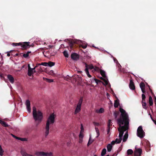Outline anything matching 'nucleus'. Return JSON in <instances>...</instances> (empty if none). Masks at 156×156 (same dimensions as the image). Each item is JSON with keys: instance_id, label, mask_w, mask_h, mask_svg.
Listing matches in <instances>:
<instances>
[{"instance_id": "48", "label": "nucleus", "mask_w": 156, "mask_h": 156, "mask_svg": "<svg viewBox=\"0 0 156 156\" xmlns=\"http://www.w3.org/2000/svg\"><path fill=\"white\" fill-rule=\"evenodd\" d=\"M90 138H91V137H90V138H89V141H88V143H87V146H89L90 145V144H92V143L93 142V141H91V142L90 143Z\"/></svg>"}, {"instance_id": "1", "label": "nucleus", "mask_w": 156, "mask_h": 156, "mask_svg": "<svg viewBox=\"0 0 156 156\" xmlns=\"http://www.w3.org/2000/svg\"><path fill=\"white\" fill-rule=\"evenodd\" d=\"M119 111L121 114L120 118L117 120L119 126L118 128L119 132L118 143L121 142L124 132L128 129L129 124L128 116L125 111L123 108H120Z\"/></svg>"}, {"instance_id": "64", "label": "nucleus", "mask_w": 156, "mask_h": 156, "mask_svg": "<svg viewBox=\"0 0 156 156\" xmlns=\"http://www.w3.org/2000/svg\"><path fill=\"white\" fill-rule=\"evenodd\" d=\"M154 99H155V100H154V102L155 103H156V97H154Z\"/></svg>"}, {"instance_id": "24", "label": "nucleus", "mask_w": 156, "mask_h": 156, "mask_svg": "<svg viewBox=\"0 0 156 156\" xmlns=\"http://www.w3.org/2000/svg\"><path fill=\"white\" fill-rule=\"evenodd\" d=\"M83 101V97H81L80 99H79L78 103L77 104V105L81 106V104Z\"/></svg>"}, {"instance_id": "26", "label": "nucleus", "mask_w": 156, "mask_h": 156, "mask_svg": "<svg viewBox=\"0 0 156 156\" xmlns=\"http://www.w3.org/2000/svg\"><path fill=\"white\" fill-rule=\"evenodd\" d=\"M142 104L143 107V108H144L145 109H147V107L146 106L147 104L145 102V101H142Z\"/></svg>"}, {"instance_id": "46", "label": "nucleus", "mask_w": 156, "mask_h": 156, "mask_svg": "<svg viewBox=\"0 0 156 156\" xmlns=\"http://www.w3.org/2000/svg\"><path fill=\"white\" fill-rule=\"evenodd\" d=\"M83 134L81 133V132L79 134V138H83Z\"/></svg>"}, {"instance_id": "41", "label": "nucleus", "mask_w": 156, "mask_h": 156, "mask_svg": "<svg viewBox=\"0 0 156 156\" xmlns=\"http://www.w3.org/2000/svg\"><path fill=\"white\" fill-rule=\"evenodd\" d=\"M119 112H115L114 113V115L115 116V118H117L118 115L119 114Z\"/></svg>"}, {"instance_id": "23", "label": "nucleus", "mask_w": 156, "mask_h": 156, "mask_svg": "<svg viewBox=\"0 0 156 156\" xmlns=\"http://www.w3.org/2000/svg\"><path fill=\"white\" fill-rule=\"evenodd\" d=\"M31 53L30 51H28L26 53H24L23 55V56L25 58H27L29 55V54Z\"/></svg>"}, {"instance_id": "32", "label": "nucleus", "mask_w": 156, "mask_h": 156, "mask_svg": "<svg viewBox=\"0 0 156 156\" xmlns=\"http://www.w3.org/2000/svg\"><path fill=\"white\" fill-rule=\"evenodd\" d=\"M44 80L48 83H51L53 82V80L52 79H49L46 78H43Z\"/></svg>"}, {"instance_id": "15", "label": "nucleus", "mask_w": 156, "mask_h": 156, "mask_svg": "<svg viewBox=\"0 0 156 156\" xmlns=\"http://www.w3.org/2000/svg\"><path fill=\"white\" fill-rule=\"evenodd\" d=\"M128 131H126L123 136V142H126V140L128 138Z\"/></svg>"}, {"instance_id": "42", "label": "nucleus", "mask_w": 156, "mask_h": 156, "mask_svg": "<svg viewBox=\"0 0 156 156\" xmlns=\"http://www.w3.org/2000/svg\"><path fill=\"white\" fill-rule=\"evenodd\" d=\"M0 78L2 79H4L5 78L4 76V74L3 73H0Z\"/></svg>"}, {"instance_id": "18", "label": "nucleus", "mask_w": 156, "mask_h": 156, "mask_svg": "<svg viewBox=\"0 0 156 156\" xmlns=\"http://www.w3.org/2000/svg\"><path fill=\"white\" fill-rule=\"evenodd\" d=\"M104 111V109L103 108H101L99 110L96 109L95 112L98 113H101L103 112Z\"/></svg>"}, {"instance_id": "6", "label": "nucleus", "mask_w": 156, "mask_h": 156, "mask_svg": "<svg viewBox=\"0 0 156 156\" xmlns=\"http://www.w3.org/2000/svg\"><path fill=\"white\" fill-rule=\"evenodd\" d=\"M35 154L37 156H52V153L51 152L45 153L43 151L36 152Z\"/></svg>"}, {"instance_id": "52", "label": "nucleus", "mask_w": 156, "mask_h": 156, "mask_svg": "<svg viewBox=\"0 0 156 156\" xmlns=\"http://www.w3.org/2000/svg\"><path fill=\"white\" fill-rule=\"evenodd\" d=\"M151 119H152V120L153 122H154V124L156 125V120L155 121L153 119V118H152V117H151Z\"/></svg>"}, {"instance_id": "7", "label": "nucleus", "mask_w": 156, "mask_h": 156, "mask_svg": "<svg viewBox=\"0 0 156 156\" xmlns=\"http://www.w3.org/2000/svg\"><path fill=\"white\" fill-rule=\"evenodd\" d=\"M69 47H70L71 49L74 46V44H78L79 41L76 40H73L71 39H69Z\"/></svg>"}, {"instance_id": "25", "label": "nucleus", "mask_w": 156, "mask_h": 156, "mask_svg": "<svg viewBox=\"0 0 156 156\" xmlns=\"http://www.w3.org/2000/svg\"><path fill=\"white\" fill-rule=\"evenodd\" d=\"M100 73L101 75L104 78L106 77V75L105 73V72L102 69H100Z\"/></svg>"}, {"instance_id": "50", "label": "nucleus", "mask_w": 156, "mask_h": 156, "mask_svg": "<svg viewBox=\"0 0 156 156\" xmlns=\"http://www.w3.org/2000/svg\"><path fill=\"white\" fill-rule=\"evenodd\" d=\"M83 139L81 138H79V142L80 143H81L83 142Z\"/></svg>"}, {"instance_id": "16", "label": "nucleus", "mask_w": 156, "mask_h": 156, "mask_svg": "<svg viewBox=\"0 0 156 156\" xmlns=\"http://www.w3.org/2000/svg\"><path fill=\"white\" fill-rule=\"evenodd\" d=\"M81 106L77 105V106H76V108L75 110V114H76L78 113L81 110Z\"/></svg>"}, {"instance_id": "51", "label": "nucleus", "mask_w": 156, "mask_h": 156, "mask_svg": "<svg viewBox=\"0 0 156 156\" xmlns=\"http://www.w3.org/2000/svg\"><path fill=\"white\" fill-rule=\"evenodd\" d=\"M141 90H142V93L143 94H144V93H145L146 91H145V88L143 89H141Z\"/></svg>"}, {"instance_id": "14", "label": "nucleus", "mask_w": 156, "mask_h": 156, "mask_svg": "<svg viewBox=\"0 0 156 156\" xmlns=\"http://www.w3.org/2000/svg\"><path fill=\"white\" fill-rule=\"evenodd\" d=\"M21 153L23 156H33L27 154L24 150H22L21 151Z\"/></svg>"}, {"instance_id": "45", "label": "nucleus", "mask_w": 156, "mask_h": 156, "mask_svg": "<svg viewBox=\"0 0 156 156\" xmlns=\"http://www.w3.org/2000/svg\"><path fill=\"white\" fill-rule=\"evenodd\" d=\"M19 140H21L22 141H26L27 140V139L25 138H19Z\"/></svg>"}, {"instance_id": "62", "label": "nucleus", "mask_w": 156, "mask_h": 156, "mask_svg": "<svg viewBox=\"0 0 156 156\" xmlns=\"http://www.w3.org/2000/svg\"><path fill=\"white\" fill-rule=\"evenodd\" d=\"M97 134H98V136H97V137H98L99 136V135H100L99 132H97Z\"/></svg>"}, {"instance_id": "59", "label": "nucleus", "mask_w": 156, "mask_h": 156, "mask_svg": "<svg viewBox=\"0 0 156 156\" xmlns=\"http://www.w3.org/2000/svg\"><path fill=\"white\" fill-rule=\"evenodd\" d=\"M28 69H32V68L30 67V64H29L28 65Z\"/></svg>"}, {"instance_id": "63", "label": "nucleus", "mask_w": 156, "mask_h": 156, "mask_svg": "<svg viewBox=\"0 0 156 156\" xmlns=\"http://www.w3.org/2000/svg\"><path fill=\"white\" fill-rule=\"evenodd\" d=\"M100 79L103 80H105V79H104L102 77H100Z\"/></svg>"}, {"instance_id": "39", "label": "nucleus", "mask_w": 156, "mask_h": 156, "mask_svg": "<svg viewBox=\"0 0 156 156\" xmlns=\"http://www.w3.org/2000/svg\"><path fill=\"white\" fill-rule=\"evenodd\" d=\"M38 65H42L45 66H48V63L46 62H42L41 64H39Z\"/></svg>"}, {"instance_id": "49", "label": "nucleus", "mask_w": 156, "mask_h": 156, "mask_svg": "<svg viewBox=\"0 0 156 156\" xmlns=\"http://www.w3.org/2000/svg\"><path fill=\"white\" fill-rule=\"evenodd\" d=\"M12 136L14 138H16V139H17V140H19V137H18L17 136H15V135L12 134H11Z\"/></svg>"}, {"instance_id": "19", "label": "nucleus", "mask_w": 156, "mask_h": 156, "mask_svg": "<svg viewBox=\"0 0 156 156\" xmlns=\"http://www.w3.org/2000/svg\"><path fill=\"white\" fill-rule=\"evenodd\" d=\"M0 123L4 127H8L9 126V125L5 122L0 120Z\"/></svg>"}, {"instance_id": "34", "label": "nucleus", "mask_w": 156, "mask_h": 156, "mask_svg": "<svg viewBox=\"0 0 156 156\" xmlns=\"http://www.w3.org/2000/svg\"><path fill=\"white\" fill-rule=\"evenodd\" d=\"M85 71L87 76L89 77V78H90L91 77V75H90V74H89V71L88 70V69H85Z\"/></svg>"}, {"instance_id": "35", "label": "nucleus", "mask_w": 156, "mask_h": 156, "mask_svg": "<svg viewBox=\"0 0 156 156\" xmlns=\"http://www.w3.org/2000/svg\"><path fill=\"white\" fill-rule=\"evenodd\" d=\"M80 47H82L84 49L86 48L87 47V44L85 43L83 44L80 45Z\"/></svg>"}, {"instance_id": "61", "label": "nucleus", "mask_w": 156, "mask_h": 156, "mask_svg": "<svg viewBox=\"0 0 156 156\" xmlns=\"http://www.w3.org/2000/svg\"><path fill=\"white\" fill-rule=\"evenodd\" d=\"M148 87H149V89L150 90V91H151V92H152V90H151V89L150 88V87L149 85H148Z\"/></svg>"}, {"instance_id": "56", "label": "nucleus", "mask_w": 156, "mask_h": 156, "mask_svg": "<svg viewBox=\"0 0 156 156\" xmlns=\"http://www.w3.org/2000/svg\"><path fill=\"white\" fill-rule=\"evenodd\" d=\"M12 51H10V52H8L7 54V56H8V57H9L10 56V52H11Z\"/></svg>"}, {"instance_id": "29", "label": "nucleus", "mask_w": 156, "mask_h": 156, "mask_svg": "<svg viewBox=\"0 0 156 156\" xmlns=\"http://www.w3.org/2000/svg\"><path fill=\"white\" fill-rule=\"evenodd\" d=\"M140 87L141 89L145 88V85L143 82H141L140 84Z\"/></svg>"}, {"instance_id": "44", "label": "nucleus", "mask_w": 156, "mask_h": 156, "mask_svg": "<svg viewBox=\"0 0 156 156\" xmlns=\"http://www.w3.org/2000/svg\"><path fill=\"white\" fill-rule=\"evenodd\" d=\"M1 58L2 62V61L0 62V64L1 65L0 66H2L3 65V59L2 58V56H1Z\"/></svg>"}, {"instance_id": "47", "label": "nucleus", "mask_w": 156, "mask_h": 156, "mask_svg": "<svg viewBox=\"0 0 156 156\" xmlns=\"http://www.w3.org/2000/svg\"><path fill=\"white\" fill-rule=\"evenodd\" d=\"M93 124L95 126H98L99 125V124L98 122H94Z\"/></svg>"}, {"instance_id": "40", "label": "nucleus", "mask_w": 156, "mask_h": 156, "mask_svg": "<svg viewBox=\"0 0 156 156\" xmlns=\"http://www.w3.org/2000/svg\"><path fill=\"white\" fill-rule=\"evenodd\" d=\"M142 101H145V99L146 98L145 95L144 94H142Z\"/></svg>"}, {"instance_id": "55", "label": "nucleus", "mask_w": 156, "mask_h": 156, "mask_svg": "<svg viewBox=\"0 0 156 156\" xmlns=\"http://www.w3.org/2000/svg\"><path fill=\"white\" fill-rule=\"evenodd\" d=\"M95 129L97 133L98 132H99V129L97 127H95Z\"/></svg>"}, {"instance_id": "27", "label": "nucleus", "mask_w": 156, "mask_h": 156, "mask_svg": "<svg viewBox=\"0 0 156 156\" xmlns=\"http://www.w3.org/2000/svg\"><path fill=\"white\" fill-rule=\"evenodd\" d=\"M63 53L64 55L66 58L68 57V53L67 52V51L66 50H65L63 52Z\"/></svg>"}, {"instance_id": "54", "label": "nucleus", "mask_w": 156, "mask_h": 156, "mask_svg": "<svg viewBox=\"0 0 156 156\" xmlns=\"http://www.w3.org/2000/svg\"><path fill=\"white\" fill-rule=\"evenodd\" d=\"M81 132L82 131L83 132V126L82 124H81Z\"/></svg>"}, {"instance_id": "17", "label": "nucleus", "mask_w": 156, "mask_h": 156, "mask_svg": "<svg viewBox=\"0 0 156 156\" xmlns=\"http://www.w3.org/2000/svg\"><path fill=\"white\" fill-rule=\"evenodd\" d=\"M119 105V101L118 99L115 100V101L114 105L115 108H117Z\"/></svg>"}, {"instance_id": "12", "label": "nucleus", "mask_w": 156, "mask_h": 156, "mask_svg": "<svg viewBox=\"0 0 156 156\" xmlns=\"http://www.w3.org/2000/svg\"><path fill=\"white\" fill-rule=\"evenodd\" d=\"M129 87L132 90H134L135 89V87L134 83L132 80H130V81Z\"/></svg>"}, {"instance_id": "13", "label": "nucleus", "mask_w": 156, "mask_h": 156, "mask_svg": "<svg viewBox=\"0 0 156 156\" xmlns=\"http://www.w3.org/2000/svg\"><path fill=\"white\" fill-rule=\"evenodd\" d=\"M7 78L9 82L12 83H13L14 82V78L10 74L7 75Z\"/></svg>"}, {"instance_id": "33", "label": "nucleus", "mask_w": 156, "mask_h": 156, "mask_svg": "<svg viewBox=\"0 0 156 156\" xmlns=\"http://www.w3.org/2000/svg\"><path fill=\"white\" fill-rule=\"evenodd\" d=\"M106 149L104 148L102 151V152L101 153V155L102 156H103L104 155H105L106 153Z\"/></svg>"}, {"instance_id": "43", "label": "nucleus", "mask_w": 156, "mask_h": 156, "mask_svg": "<svg viewBox=\"0 0 156 156\" xmlns=\"http://www.w3.org/2000/svg\"><path fill=\"white\" fill-rule=\"evenodd\" d=\"M94 80H95V82L97 83V84H98V82H101V81L100 80H98L96 79H94Z\"/></svg>"}, {"instance_id": "2", "label": "nucleus", "mask_w": 156, "mask_h": 156, "mask_svg": "<svg viewBox=\"0 0 156 156\" xmlns=\"http://www.w3.org/2000/svg\"><path fill=\"white\" fill-rule=\"evenodd\" d=\"M55 115L54 113L50 115L48 119L45 127V136H46L48 134L49 130V126L50 124L52 125L55 122Z\"/></svg>"}, {"instance_id": "58", "label": "nucleus", "mask_w": 156, "mask_h": 156, "mask_svg": "<svg viewBox=\"0 0 156 156\" xmlns=\"http://www.w3.org/2000/svg\"><path fill=\"white\" fill-rule=\"evenodd\" d=\"M65 80H68V75H67L66 77H64Z\"/></svg>"}, {"instance_id": "20", "label": "nucleus", "mask_w": 156, "mask_h": 156, "mask_svg": "<svg viewBox=\"0 0 156 156\" xmlns=\"http://www.w3.org/2000/svg\"><path fill=\"white\" fill-rule=\"evenodd\" d=\"M112 147V145L110 144H108L107 146V151L108 152H110L111 151Z\"/></svg>"}, {"instance_id": "4", "label": "nucleus", "mask_w": 156, "mask_h": 156, "mask_svg": "<svg viewBox=\"0 0 156 156\" xmlns=\"http://www.w3.org/2000/svg\"><path fill=\"white\" fill-rule=\"evenodd\" d=\"M30 42H20L19 43H13L12 45L14 46H21L24 49H27L30 47Z\"/></svg>"}, {"instance_id": "22", "label": "nucleus", "mask_w": 156, "mask_h": 156, "mask_svg": "<svg viewBox=\"0 0 156 156\" xmlns=\"http://www.w3.org/2000/svg\"><path fill=\"white\" fill-rule=\"evenodd\" d=\"M33 74V71L32 69H29L28 70V76H32V74Z\"/></svg>"}, {"instance_id": "9", "label": "nucleus", "mask_w": 156, "mask_h": 156, "mask_svg": "<svg viewBox=\"0 0 156 156\" xmlns=\"http://www.w3.org/2000/svg\"><path fill=\"white\" fill-rule=\"evenodd\" d=\"M71 57L73 60H77L79 59V55L76 53H73L71 55Z\"/></svg>"}, {"instance_id": "38", "label": "nucleus", "mask_w": 156, "mask_h": 156, "mask_svg": "<svg viewBox=\"0 0 156 156\" xmlns=\"http://www.w3.org/2000/svg\"><path fill=\"white\" fill-rule=\"evenodd\" d=\"M112 122H111V120L110 119H109L108 121V127H110V126H112Z\"/></svg>"}, {"instance_id": "10", "label": "nucleus", "mask_w": 156, "mask_h": 156, "mask_svg": "<svg viewBox=\"0 0 156 156\" xmlns=\"http://www.w3.org/2000/svg\"><path fill=\"white\" fill-rule=\"evenodd\" d=\"M142 152V150L140 148L136 149L134 151V156H140Z\"/></svg>"}, {"instance_id": "21", "label": "nucleus", "mask_w": 156, "mask_h": 156, "mask_svg": "<svg viewBox=\"0 0 156 156\" xmlns=\"http://www.w3.org/2000/svg\"><path fill=\"white\" fill-rule=\"evenodd\" d=\"M149 103L150 106H152L153 105V102L152 98L150 96L149 98Z\"/></svg>"}, {"instance_id": "28", "label": "nucleus", "mask_w": 156, "mask_h": 156, "mask_svg": "<svg viewBox=\"0 0 156 156\" xmlns=\"http://www.w3.org/2000/svg\"><path fill=\"white\" fill-rule=\"evenodd\" d=\"M119 142V139L116 138L115 140L112 141L111 142V144L112 145H114L115 143L119 144V143H118Z\"/></svg>"}, {"instance_id": "3", "label": "nucleus", "mask_w": 156, "mask_h": 156, "mask_svg": "<svg viewBox=\"0 0 156 156\" xmlns=\"http://www.w3.org/2000/svg\"><path fill=\"white\" fill-rule=\"evenodd\" d=\"M33 115L34 119L35 121H38V123L41 122L43 118L42 113L40 111L37 112L35 107L33 108Z\"/></svg>"}, {"instance_id": "8", "label": "nucleus", "mask_w": 156, "mask_h": 156, "mask_svg": "<svg viewBox=\"0 0 156 156\" xmlns=\"http://www.w3.org/2000/svg\"><path fill=\"white\" fill-rule=\"evenodd\" d=\"M86 69H87L88 70V69H94V71H96L98 68L95 67V68L92 64L87 65L86 63H85Z\"/></svg>"}, {"instance_id": "11", "label": "nucleus", "mask_w": 156, "mask_h": 156, "mask_svg": "<svg viewBox=\"0 0 156 156\" xmlns=\"http://www.w3.org/2000/svg\"><path fill=\"white\" fill-rule=\"evenodd\" d=\"M26 104L27 111L29 113H30L31 112V108L30 101L29 100H27L26 101Z\"/></svg>"}, {"instance_id": "57", "label": "nucleus", "mask_w": 156, "mask_h": 156, "mask_svg": "<svg viewBox=\"0 0 156 156\" xmlns=\"http://www.w3.org/2000/svg\"><path fill=\"white\" fill-rule=\"evenodd\" d=\"M110 131V127H108L107 128V132L108 134L109 132Z\"/></svg>"}, {"instance_id": "37", "label": "nucleus", "mask_w": 156, "mask_h": 156, "mask_svg": "<svg viewBox=\"0 0 156 156\" xmlns=\"http://www.w3.org/2000/svg\"><path fill=\"white\" fill-rule=\"evenodd\" d=\"M48 73L49 75H55V74L54 73V72L52 70H51L50 71H49Z\"/></svg>"}, {"instance_id": "31", "label": "nucleus", "mask_w": 156, "mask_h": 156, "mask_svg": "<svg viewBox=\"0 0 156 156\" xmlns=\"http://www.w3.org/2000/svg\"><path fill=\"white\" fill-rule=\"evenodd\" d=\"M133 153V151L132 149H129L127 151V154L128 155H131Z\"/></svg>"}, {"instance_id": "36", "label": "nucleus", "mask_w": 156, "mask_h": 156, "mask_svg": "<svg viewBox=\"0 0 156 156\" xmlns=\"http://www.w3.org/2000/svg\"><path fill=\"white\" fill-rule=\"evenodd\" d=\"M3 152L4 151L2 149L1 146L0 145V155L2 156L3 155Z\"/></svg>"}, {"instance_id": "5", "label": "nucleus", "mask_w": 156, "mask_h": 156, "mask_svg": "<svg viewBox=\"0 0 156 156\" xmlns=\"http://www.w3.org/2000/svg\"><path fill=\"white\" fill-rule=\"evenodd\" d=\"M145 132L143 129L142 127L140 126H139L137 130V135L141 138H143L145 136Z\"/></svg>"}, {"instance_id": "30", "label": "nucleus", "mask_w": 156, "mask_h": 156, "mask_svg": "<svg viewBox=\"0 0 156 156\" xmlns=\"http://www.w3.org/2000/svg\"><path fill=\"white\" fill-rule=\"evenodd\" d=\"M48 63V66H49L50 67H51L53 66H54L55 65V63L54 62H49Z\"/></svg>"}, {"instance_id": "53", "label": "nucleus", "mask_w": 156, "mask_h": 156, "mask_svg": "<svg viewBox=\"0 0 156 156\" xmlns=\"http://www.w3.org/2000/svg\"><path fill=\"white\" fill-rule=\"evenodd\" d=\"M103 81H104L105 82L106 85H108V81L107 80H106L105 79V80H104Z\"/></svg>"}, {"instance_id": "60", "label": "nucleus", "mask_w": 156, "mask_h": 156, "mask_svg": "<svg viewBox=\"0 0 156 156\" xmlns=\"http://www.w3.org/2000/svg\"><path fill=\"white\" fill-rule=\"evenodd\" d=\"M118 152H117V153H116V152L115 153V154L112 155V156H114L115 155V156H117Z\"/></svg>"}]
</instances>
